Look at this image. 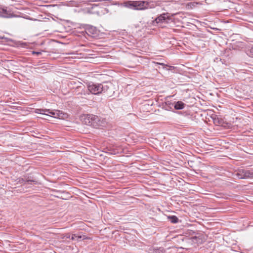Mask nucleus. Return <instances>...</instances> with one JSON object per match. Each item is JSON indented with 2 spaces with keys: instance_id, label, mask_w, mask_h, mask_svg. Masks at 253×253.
<instances>
[{
  "instance_id": "a211bd4d",
  "label": "nucleus",
  "mask_w": 253,
  "mask_h": 253,
  "mask_svg": "<svg viewBox=\"0 0 253 253\" xmlns=\"http://www.w3.org/2000/svg\"><path fill=\"white\" fill-rule=\"evenodd\" d=\"M32 53L33 54H36L37 55H39L41 54L42 53H41V52H37V51H33L32 52Z\"/></svg>"
},
{
  "instance_id": "423d86ee",
  "label": "nucleus",
  "mask_w": 253,
  "mask_h": 253,
  "mask_svg": "<svg viewBox=\"0 0 253 253\" xmlns=\"http://www.w3.org/2000/svg\"><path fill=\"white\" fill-rule=\"evenodd\" d=\"M0 16L3 18H11L15 15L8 11L6 8L0 7Z\"/></svg>"
},
{
  "instance_id": "9b49d317",
  "label": "nucleus",
  "mask_w": 253,
  "mask_h": 253,
  "mask_svg": "<svg viewBox=\"0 0 253 253\" xmlns=\"http://www.w3.org/2000/svg\"><path fill=\"white\" fill-rule=\"evenodd\" d=\"M245 178H253V172L245 169Z\"/></svg>"
},
{
  "instance_id": "9d476101",
  "label": "nucleus",
  "mask_w": 253,
  "mask_h": 253,
  "mask_svg": "<svg viewBox=\"0 0 253 253\" xmlns=\"http://www.w3.org/2000/svg\"><path fill=\"white\" fill-rule=\"evenodd\" d=\"M81 239H84L85 236L79 235L78 234H72L71 240L75 241H80Z\"/></svg>"
},
{
  "instance_id": "f257e3e1",
  "label": "nucleus",
  "mask_w": 253,
  "mask_h": 253,
  "mask_svg": "<svg viewBox=\"0 0 253 253\" xmlns=\"http://www.w3.org/2000/svg\"><path fill=\"white\" fill-rule=\"evenodd\" d=\"M83 122L88 126L93 127L105 126L106 120L93 114H86L82 117Z\"/></svg>"
},
{
  "instance_id": "0eeeda50",
  "label": "nucleus",
  "mask_w": 253,
  "mask_h": 253,
  "mask_svg": "<svg viewBox=\"0 0 253 253\" xmlns=\"http://www.w3.org/2000/svg\"><path fill=\"white\" fill-rule=\"evenodd\" d=\"M123 5L126 7L136 10V1H126L123 3Z\"/></svg>"
},
{
  "instance_id": "7ed1b4c3",
  "label": "nucleus",
  "mask_w": 253,
  "mask_h": 253,
  "mask_svg": "<svg viewBox=\"0 0 253 253\" xmlns=\"http://www.w3.org/2000/svg\"><path fill=\"white\" fill-rule=\"evenodd\" d=\"M37 112L41 114L60 119L63 117L62 115H63L62 112L59 110L52 111L49 109H39Z\"/></svg>"
},
{
  "instance_id": "f03ea898",
  "label": "nucleus",
  "mask_w": 253,
  "mask_h": 253,
  "mask_svg": "<svg viewBox=\"0 0 253 253\" xmlns=\"http://www.w3.org/2000/svg\"><path fill=\"white\" fill-rule=\"evenodd\" d=\"M107 83L94 84L89 83L87 85L88 90L92 94H98L102 92H105L109 88Z\"/></svg>"
},
{
  "instance_id": "20e7f679",
  "label": "nucleus",
  "mask_w": 253,
  "mask_h": 253,
  "mask_svg": "<svg viewBox=\"0 0 253 253\" xmlns=\"http://www.w3.org/2000/svg\"><path fill=\"white\" fill-rule=\"evenodd\" d=\"M149 4L150 2L147 0L136 1V10H143L151 8Z\"/></svg>"
},
{
  "instance_id": "dca6fc26",
  "label": "nucleus",
  "mask_w": 253,
  "mask_h": 253,
  "mask_svg": "<svg viewBox=\"0 0 253 253\" xmlns=\"http://www.w3.org/2000/svg\"><path fill=\"white\" fill-rule=\"evenodd\" d=\"M250 56H253V46L251 48L250 50Z\"/></svg>"
},
{
  "instance_id": "f3484780",
  "label": "nucleus",
  "mask_w": 253,
  "mask_h": 253,
  "mask_svg": "<svg viewBox=\"0 0 253 253\" xmlns=\"http://www.w3.org/2000/svg\"><path fill=\"white\" fill-rule=\"evenodd\" d=\"M71 236H72V234H66V235L65 236V237L66 238V239H71Z\"/></svg>"
},
{
  "instance_id": "6e6552de",
  "label": "nucleus",
  "mask_w": 253,
  "mask_h": 253,
  "mask_svg": "<svg viewBox=\"0 0 253 253\" xmlns=\"http://www.w3.org/2000/svg\"><path fill=\"white\" fill-rule=\"evenodd\" d=\"M17 183H20V184H25L26 182H33L35 183H37L38 182L37 181H35L34 180L30 179L29 177H25L24 178H18L17 179Z\"/></svg>"
},
{
  "instance_id": "4468645a",
  "label": "nucleus",
  "mask_w": 253,
  "mask_h": 253,
  "mask_svg": "<svg viewBox=\"0 0 253 253\" xmlns=\"http://www.w3.org/2000/svg\"><path fill=\"white\" fill-rule=\"evenodd\" d=\"M164 250L163 248H159L154 250V253H164Z\"/></svg>"
},
{
  "instance_id": "ddd939ff",
  "label": "nucleus",
  "mask_w": 253,
  "mask_h": 253,
  "mask_svg": "<svg viewBox=\"0 0 253 253\" xmlns=\"http://www.w3.org/2000/svg\"><path fill=\"white\" fill-rule=\"evenodd\" d=\"M245 169H241L237 173V175L240 179L245 178Z\"/></svg>"
},
{
  "instance_id": "1a4fd4ad",
  "label": "nucleus",
  "mask_w": 253,
  "mask_h": 253,
  "mask_svg": "<svg viewBox=\"0 0 253 253\" xmlns=\"http://www.w3.org/2000/svg\"><path fill=\"white\" fill-rule=\"evenodd\" d=\"M184 103L181 101H177L174 103V107L176 110L182 109L184 107Z\"/></svg>"
},
{
  "instance_id": "39448f33",
  "label": "nucleus",
  "mask_w": 253,
  "mask_h": 253,
  "mask_svg": "<svg viewBox=\"0 0 253 253\" xmlns=\"http://www.w3.org/2000/svg\"><path fill=\"white\" fill-rule=\"evenodd\" d=\"M170 19L169 16L168 15L167 13H163L162 14L160 15L158 17H157L155 21L157 23H168L169 22V20Z\"/></svg>"
},
{
  "instance_id": "2eb2a0df",
  "label": "nucleus",
  "mask_w": 253,
  "mask_h": 253,
  "mask_svg": "<svg viewBox=\"0 0 253 253\" xmlns=\"http://www.w3.org/2000/svg\"><path fill=\"white\" fill-rule=\"evenodd\" d=\"M87 31L88 32L94 34V32H95V28L91 27L90 28L87 29Z\"/></svg>"
},
{
  "instance_id": "f8f14e48",
  "label": "nucleus",
  "mask_w": 253,
  "mask_h": 253,
  "mask_svg": "<svg viewBox=\"0 0 253 253\" xmlns=\"http://www.w3.org/2000/svg\"><path fill=\"white\" fill-rule=\"evenodd\" d=\"M168 218L173 223H177L178 221V218L175 215L169 216Z\"/></svg>"
}]
</instances>
